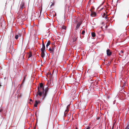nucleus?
<instances>
[{
  "label": "nucleus",
  "mask_w": 129,
  "mask_h": 129,
  "mask_svg": "<svg viewBox=\"0 0 129 129\" xmlns=\"http://www.w3.org/2000/svg\"><path fill=\"white\" fill-rule=\"evenodd\" d=\"M48 90V88L47 87L45 88V90L43 87V84L41 83L40 84V86L38 87V95L40 97L43 96V98H44L47 95Z\"/></svg>",
  "instance_id": "nucleus-1"
},
{
  "label": "nucleus",
  "mask_w": 129,
  "mask_h": 129,
  "mask_svg": "<svg viewBox=\"0 0 129 129\" xmlns=\"http://www.w3.org/2000/svg\"><path fill=\"white\" fill-rule=\"evenodd\" d=\"M45 46L43 42V41L42 47L41 49V52L45 51Z\"/></svg>",
  "instance_id": "nucleus-2"
},
{
  "label": "nucleus",
  "mask_w": 129,
  "mask_h": 129,
  "mask_svg": "<svg viewBox=\"0 0 129 129\" xmlns=\"http://www.w3.org/2000/svg\"><path fill=\"white\" fill-rule=\"evenodd\" d=\"M81 23H82V22H78V24L76 27V28H75V29L76 30H77L78 28L80 27V25L81 24Z\"/></svg>",
  "instance_id": "nucleus-3"
},
{
  "label": "nucleus",
  "mask_w": 129,
  "mask_h": 129,
  "mask_svg": "<svg viewBox=\"0 0 129 129\" xmlns=\"http://www.w3.org/2000/svg\"><path fill=\"white\" fill-rule=\"evenodd\" d=\"M40 103V102L39 101H36L34 105V106L35 107H37V105L39 103Z\"/></svg>",
  "instance_id": "nucleus-4"
},
{
  "label": "nucleus",
  "mask_w": 129,
  "mask_h": 129,
  "mask_svg": "<svg viewBox=\"0 0 129 129\" xmlns=\"http://www.w3.org/2000/svg\"><path fill=\"white\" fill-rule=\"evenodd\" d=\"M107 55L110 56L111 54V52L110 51V50L108 49L107 50Z\"/></svg>",
  "instance_id": "nucleus-5"
},
{
  "label": "nucleus",
  "mask_w": 129,
  "mask_h": 129,
  "mask_svg": "<svg viewBox=\"0 0 129 129\" xmlns=\"http://www.w3.org/2000/svg\"><path fill=\"white\" fill-rule=\"evenodd\" d=\"M96 14L94 12H92L90 14L91 16L92 17H94L96 15Z\"/></svg>",
  "instance_id": "nucleus-6"
},
{
  "label": "nucleus",
  "mask_w": 129,
  "mask_h": 129,
  "mask_svg": "<svg viewBox=\"0 0 129 129\" xmlns=\"http://www.w3.org/2000/svg\"><path fill=\"white\" fill-rule=\"evenodd\" d=\"M45 56V51L41 52V56L43 58H44Z\"/></svg>",
  "instance_id": "nucleus-7"
},
{
  "label": "nucleus",
  "mask_w": 129,
  "mask_h": 129,
  "mask_svg": "<svg viewBox=\"0 0 129 129\" xmlns=\"http://www.w3.org/2000/svg\"><path fill=\"white\" fill-rule=\"evenodd\" d=\"M24 5L23 3H22L20 5V7L21 9H22L24 8Z\"/></svg>",
  "instance_id": "nucleus-8"
},
{
  "label": "nucleus",
  "mask_w": 129,
  "mask_h": 129,
  "mask_svg": "<svg viewBox=\"0 0 129 129\" xmlns=\"http://www.w3.org/2000/svg\"><path fill=\"white\" fill-rule=\"evenodd\" d=\"M50 41H48L46 45V46L47 47L50 45Z\"/></svg>",
  "instance_id": "nucleus-9"
},
{
  "label": "nucleus",
  "mask_w": 129,
  "mask_h": 129,
  "mask_svg": "<svg viewBox=\"0 0 129 129\" xmlns=\"http://www.w3.org/2000/svg\"><path fill=\"white\" fill-rule=\"evenodd\" d=\"M91 35H92V36L93 37H95V34L94 33V32L91 33Z\"/></svg>",
  "instance_id": "nucleus-10"
},
{
  "label": "nucleus",
  "mask_w": 129,
  "mask_h": 129,
  "mask_svg": "<svg viewBox=\"0 0 129 129\" xmlns=\"http://www.w3.org/2000/svg\"><path fill=\"white\" fill-rule=\"evenodd\" d=\"M61 29H63V30H65L66 29V27L63 25L61 27Z\"/></svg>",
  "instance_id": "nucleus-11"
},
{
  "label": "nucleus",
  "mask_w": 129,
  "mask_h": 129,
  "mask_svg": "<svg viewBox=\"0 0 129 129\" xmlns=\"http://www.w3.org/2000/svg\"><path fill=\"white\" fill-rule=\"evenodd\" d=\"M32 56V54L30 52L29 54L28 55V58H29L31 57Z\"/></svg>",
  "instance_id": "nucleus-12"
},
{
  "label": "nucleus",
  "mask_w": 129,
  "mask_h": 129,
  "mask_svg": "<svg viewBox=\"0 0 129 129\" xmlns=\"http://www.w3.org/2000/svg\"><path fill=\"white\" fill-rule=\"evenodd\" d=\"M49 50L51 53L53 52V50H52V49L51 48H49Z\"/></svg>",
  "instance_id": "nucleus-13"
},
{
  "label": "nucleus",
  "mask_w": 129,
  "mask_h": 129,
  "mask_svg": "<svg viewBox=\"0 0 129 129\" xmlns=\"http://www.w3.org/2000/svg\"><path fill=\"white\" fill-rule=\"evenodd\" d=\"M77 38L76 37H74L73 39V41H75L77 40Z\"/></svg>",
  "instance_id": "nucleus-14"
},
{
  "label": "nucleus",
  "mask_w": 129,
  "mask_h": 129,
  "mask_svg": "<svg viewBox=\"0 0 129 129\" xmlns=\"http://www.w3.org/2000/svg\"><path fill=\"white\" fill-rule=\"evenodd\" d=\"M72 91L73 92V93H74V94H75V92H76V91H75V90L74 89H73L72 90Z\"/></svg>",
  "instance_id": "nucleus-15"
},
{
  "label": "nucleus",
  "mask_w": 129,
  "mask_h": 129,
  "mask_svg": "<svg viewBox=\"0 0 129 129\" xmlns=\"http://www.w3.org/2000/svg\"><path fill=\"white\" fill-rule=\"evenodd\" d=\"M18 35H16L15 36V39H18Z\"/></svg>",
  "instance_id": "nucleus-16"
},
{
  "label": "nucleus",
  "mask_w": 129,
  "mask_h": 129,
  "mask_svg": "<svg viewBox=\"0 0 129 129\" xmlns=\"http://www.w3.org/2000/svg\"><path fill=\"white\" fill-rule=\"evenodd\" d=\"M68 110H65V112H64V114L66 113H67V112H68Z\"/></svg>",
  "instance_id": "nucleus-17"
},
{
  "label": "nucleus",
  "mask_w": 129,
  "mask_h": 129,
  "mask_svg": "<svg viewBox=\"0 0 129 129\" xmlns=\"http://www.w3.org/2000/svg\"><path fill=\"white\" fill-rule=\"evenodd\" d=\"M106 16V14L105 13H104V14H103V18L105 16Z\"/></svg>",
  "instance_id": "nucleus-18"
},
{
  "label": "nucleus",
  "mask_w": 129,
  "mask_h": 129,
  "mask_svg": "<svg viewBox=\"0 0 129 129\" xmlns=\"http://www.w3.org/2000/svg\"><path fill=\"white\" fill-rule=\"evenodd\" d=\"M123 51L121 50V51H120V53L121 54H122L123 55Z\"/></svg>",
  "instance_id": "nucleus-19"
},
{
  "label": "nucleus",
  "mask_w": 129,
  "mask_h": 129,
  "mask_svg": "<svg viewBox=\"0 0 129 129\" xmlns=\"http://www.w3.org/2000/svg\"><path fill=\"white\" fill-rule=\"evenodd\" d=\"M125 129H129V126H127L126 127Z\"/></svg>",
  "instance_id": "nucleus-20"
},
{
  "label": "nucleus",
  "mask_w": 129,
  "mask_h": 129,
  "mask_svg": "<svg viewBox=\"0 0 129 129\" xmlns=\"http://www.w3.org/2000/svg\"><path fill=\"white\" fill-rule=\"evenodd\" d=\"M85 33V31H83L82 32V34H83Z\"/></svg>",
  "instance_id": "nucleus-21"
},
{
  "label": "nucleus",
  "mask_w": 129,
  "mask_h": 129,
  "mask_svg": "<svg viewBox=\"0 0 129 129\" xmlns=\"http://www.w3.org/2000/svg\"><path fill=\"white\" fill-rule=\"evenodd\" d=\"M22 34L20 33L18 34V37L19 36L20 37H21V36Z\"/></svg>",
  "instance_id": "nucleus-22"
},
{
  "label": "nucleus",
  "mask_w": 129,
  "mask_h": 129,
  "mask_svg": "<svg viewBox=\"0 0 129 129\" xmlns=\"http://www.w3.org/2000/svg\"><path fill=\"white\" fill-rule=\"evenodd\" d=\"M105 19H107V16L106 15L104 17Z\"/></svg>",
  "instance_id": "nucleus-23"
},
{
  "label": "nucleus",
  "mask_w": 129,
  "mask_h": 129,
  "mask_svg": "<svg viewBox=\"0 0 129 129\" xmlns=\"http://www.w3.org/2000/svg\"><path fill=\"white\" fill-rule=\"evenodd\" d=\"M118 54H119V55H120V56H123V55H122V54H121L120 53H119Z\"/></svg>",
  "instance_id": "nucleus-24"
},
{
  "label": "nucleus",
  "mask_w": 129,
  "mask_h": 129,
  "mask_svg": "<svg viewBox=\"0 0 129 129\" xmlns=\"http://www.w3.org/2000/svg\"><path fill=\"white\" fill-rule=\"evenodd\" d=\"M52 50H53V52L54 51V47H52Z\"/></svg>",
  "instance_id": "nucleus-25"
},
{
  "label": "nucleus",
  "mask_w": 129,
  "mask_h": 129,
  "mask_svg": "<svg viewBox=\"0 0 129 129\" xmlns=\"http://www.w3.org/2000/svg\"><path fill=\"white\" fill-rule=\"evenodd\" d=\"M90 127H87L86 129H90Z\"/></svg>",
  "instance_id": "nucleus-26"
},
{
  "label": "nucleus",
  "mask_w": 129,
  "mask_h": 129,
  "mask_svg": "<svg viewBox=\"0 0 129 129\" xmlns=\"http://www.w3.org/2000/svg\"><path fill=\"white\" fill-rule=\"evenodd\" d=\"M29 100H30V101H32V100L31 99H30Z\"/></svg>",
  "instance_id": "nucleus-27"
},
{
  "label": "nucleus",
  "mask_w": 129,
  "mask_h": 129,
  "mask_svg": "<svg viewBox=\"0 0 129 129\" xmlns=\"http://www.w3.org/2000/svg\"><path fill=\"white\" fill-rule=\"evenodd\" d=\"M25 78H24V79H23V81H24V80H25Z\"/></svg>",
  "instance_id": "nucleus-28"
},
{
  "label": "nucleus",
  "mask_w": 129,
  "mask_h": 129,
  "mask_svg": "<svg viewBox=\"0 0 129 129\" xmlns=\"http://www.w3.org/2000/svg\"><path fill=\"white\" fill-rule=\"evenodd\" d=\"M2 111V110H0V112H1V111Z\"/></svg>",
  "instance_id": "nucleus-29"
},
{
  "label": "nucleus",
  "mask_w": 129,
  "mask_h": 129,
  "mask_svg": "<svg viewBox=\"0 0 129 129\" xmlns=\"http://www.w3.org/2000/svg\"><path fill=\"white\" fill-rule=\"evenodd\" d=\"M76 129H77V128H76Z\"/></svg>",
  "instance_id": "nucleus-30"
},
{
  "label": "nucleus",
  "mask_w": 129,
  "mask_h": 129,
  "mask_svg": "<svg viewBox=\"0 0 129 129\" xmlns=\"http://www.w3.org/2000/svg\"><path fill=\"white\" fill-rule=\"evenodd\" d=\"M52 5V4L51 5V6Z\"/></svg>",
  "instance_id": "nucleus-31"
},
{
  "label": "nucleus",
  "mask_w": 129,
  "mask_h": 129,
  "mask_svg": "<svg viewBox=\"0 0 129 129\" xmlns=\"http://www.w3.org/2000/svg\"><path fill=\"white\" fill-rule=\"evenodd\" d=\"M52 5V4L51 5V6Z\"/></svg>",
  "instance_id": "nucleus-32"
},
{
  "label": "nucleus",
  "mask_w": 129,
  "mask_h": 129,
  "mask_svg": "<svg viewBox=\"0 0 129 129\" xmlns=\"http://www.w3.org/2000/svg\"><path fill=\"white\" fill-rule=\"evenodd\" d=\"M35 129V128H34V129Z\"/></svg>",
  "instance_id": "nucleus-33"
}]
</instances>
